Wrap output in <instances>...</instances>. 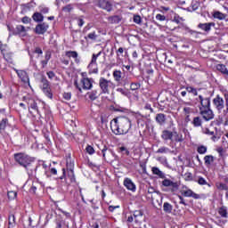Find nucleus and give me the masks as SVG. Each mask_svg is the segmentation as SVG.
<instances>
[{
	"label": "nucleus",
	"mask_w": 228,
	"mask_h": 228,
	"mask_svg": "<svg viewBox=\"0 0 228 228\" xmlns=\"http://www.w3.org/2000/svg\"><path fill=\"white\" fill-rule=\"evenodd\" d=\"M110 128L114 134H127L131 129V120L126 117L114 118L110 123Z\"/></svg>",
	"instance_id": "nucleus-1"
},
{
	"label": "nucleus",
	"mask_w": 228,
	"mask_h": 228,
	"mask_svg": "<svg viewBox=\"0 0 228 228\" xmlns=\"http://www.w3.org/2000/svg\"><path fill=\"white\" fill-rule=\"evenodd\" d=\"M14 160L16 163H19L20 167H23V168H28V167H30L31 163L35 161V158L30 157L26 153L20 152L14 154Z\"/></svg>",
	"instance_id": "nucleus-2"
},
{
	"label": "nucleus",
	"mask_w": 228,
	"mask_h": 228,
	"mask_svg": "<svg viewBox=\"0 0 228 228\" xmlns=\"http://www.w3.org/2000/svg\"><path fill=\"white\" fill-rule=\"evenodd\" d=\"M99 86L101 88L102 94H110V90H111V88H114L115 85L113 84V82H111V80L101 77L99 79Z\"/></svg>",
	"instance_id": "nucleus-3"
},
{
	"label": "nucleus",
	"mask_w": 228,
	"mask_h": 228,
	"mask_svg": "<svg viewBox=\"0 0 228 228\" xmlns=\"http://www.w3.org/2000/svg\"><path fill=\"white\" fill-rule=\"evenodd\" d=\"M42 90L49 99H53V93H51V87L49 86V81L45 77H42Z\"/></svg>",
	"instance_id": "nucleus-4"
},
{
	"label": "nucleus",
	"mask_w": 228,
	"mask_h": 228,
	"mask_svg": "<svg viewBox=\"0 0 228 228\" xmlns=\"http://www.w3.org/2000/svg\"><path fill=\"white\" fill-rule=\"evenodd\" d=\"M200 115L202 116V118L208 122V120H213L215 118V114L211 109H201L200 110Z\"/></svg>",
	"instance_id": "nucleus-5"
},
{
	"label": "nucleus",
	"mask_w": 228,
	"mask_h": 228,
	"mask_svg": "<svg viewBox=\"0 0 228 228\" xmlns=\"http://www.w3.org/2000/svg\"><path fill=\"white\" fill-rule=\"evenodd\" d=\"M162 186L170 188L171 191H177L179 190V183L177 182H172L170 179H164L162 181Z\"/></svg>",
	"instance_id": "nucleus-6"
},
{
	"label": "nucleus",
	"mask_w": 228,
	"mask_h": 228,
	"mask_svg": "<svg viewBox=\"0 0 228 228\" xmlns=\"http://www.w3.org/2000/svg\"><path fill=\"white\" fill-rule=\"evenodd\" d=\"M213 102H214V106L219 111H222V110L225 108L224 98L220 97V95H217L216 98H214Z\"/></svg>",
	"instance_id": "nucleus-7"
},
{
	"label": "nucleus",
	"mask_w": 228,
	"mask_h": 228,
	"mask_svg": "<svg viewBox=\"0 0 228 228\" xmlns=\"http://www.w3.org/2000/svg\"><path fill=\"white\" fill-rule=\"evenodd\" d=\"M199 100H200V102L201 105L200 107V110L211 109V101L209 100V98H204V97H202V95H200Z\"/></svg>",
	"instance_id": "nucleus-8"
},
{
	"label": "nucleus",
	"mask_w": 228,
	"mask_h": 228,
	"mask_svg": "<svg viewBox=\"0 0 228 228\" xmlns=\"http://www.w3.org/2000/svg\"><path fill=\"white\" fill-rule=\"evenodd\" d=\"M98 6L102 8V10H106L107 12H111L113 10V5L108 0H99Z\"/></svg>",
	"instance_id": "nucleus-9"
},
{
	"label": "nucleus",
	"mask_w": 228,
	"mask_h": 228,
	"mask_svg": "<svg viewBox=\"0 0 228 228\" xmlns=\"http://www.w3.org/2000/svg\"><path fill=\"white\" fill-rule=\"evenodd\" d=\"M47 29H49V25L47 23H41L36 26L35 33L37 35H44V33L47 32Z\"/></svg>",
	"instance_id": "nucleus-10"
},
{
	"label": "nucleus",
	"mask_w": 228,
	"mask_h": 228,
	"mask_svg": "<svg viewBox=\"0 0 228 228\" xmlns=\"http://www.w3.org/2000/svg\"><path fill=\"white\" fill-rule=\"evenodd\" d=\"M215 22H208V23H200L198 28L205 31L206 33H209L211 31V28H215Z\"/></svg>",
	"instance_id": "nucleus-11"
},
{
	"label": "nucleus",
	"mask_w": 228,
	"mask_h": 228,
	"mask_svg": "<svg viewBox=\"0 0 228 228\" xmlns=\"http://www.w3.org/2000/svg\"><path fill=\"white\" fill-rule=\"evenodd\" d=\"M151 200L154 208H161L163 201L161 200V195L159 193L153 194L151 196Z\"/></svg>",
	"instance_id": "nucleus-12"
},
{
	"label": "nucleus",
	"mask_w": 228,
	"mask_h": 228,
	"mask_svg": "<svg viewBox=\"0 0 228 228\" xmlns=\"http://www.w3.org/2000/svg\"><path fill=\"white\" fill-rule=\"evenodd\" d=\"M28 105L29 113H38V107L37 106V102H35L33 99H28Z\"/></svg>",
	"instance_id": "nucleus-13"
},
{
	"label": "nucleus",
	"mask_w": 228,
	"mask_h": 228,
	"mask_svg": "<svg viewBox=\"0 0 228 228\" xmlns=\"http://www.w3.org/2000/svg\"><path fill=\"white\" fill-rule=\"evenodd\" d=\"M93 82H94V80H92L91 78H82L81 81H80L84 90L92 89V86H93L92 83Z\"/></svg>",
	"instance_id": "nucleus-14"
},
{
	"label": "nucleus",
	"mask_w": 228,
	"mask_h": 228,
	"mask_svg": "<svg viewBox=\"0 0 228 228\" xmlns=\"http://www.w3.org/2000/svg\"><path fill=\"white\" fill-rule=\"evenodd\" d=\"M182 195H183V197H192V199H200V195L193 192L191 189L182 191Z\"/></svg>",
	"instance_id": "nucleus-15"
},
{
	"label": "nucleus",
	"mask_w": 228,
	"mask_h": 228,
	"mask_svg": "<svg viewBox=\"0 0 228 228\" xmlns=\"http://www.w3.org/2000/svg\"><path fill=\"white\" fill-rule=\"evenodd\" d=\"M173 132L169 130H163L161 138L162 140H165L166 142L170 140V142H174V138H172Z\"/></svg>",
	"instance_id": "nucleus-16"
},
{
	"label": "nucleus",
	"mask_w": 228,
	"mask_h": 228,
	"mask_svg": "<svg viewBox=\"0 0 228 228\" xmlns=\"http://www.w3.org/2000/svg\"><path fill=\"white\" fill-rule=\"evenodd\" d=\"M17 74L23 83H29V77L26 71L17 70Z\"/></svg>",
	"instance_id": "nucleus-17"
},
{
	"label": "nucleus",
	"mask_w": 228,
	"mask_h": 228,
	"mask_svg": "<svg viewBox=\"0 0 228 228\" xmlns=\"http://www.w3.org/2000/svg\"><path fill=\"white\" fill-rule=\"evenodd\" d=\"M124 184L126 188H127V190H130L131 191H134V190H136V186L129 178L125 179Z\"/></svg>",
	"instance_id": "nucleus-18"
},
{
	"label": "nucleus",
	"mask_w": 228,
	"mask_h": 228,
	"mask_svg": "<svg viewBox=\"0 0 228 228\" xmlns=\"http://www.w3.org/2000/svg\"><path fill=\"white\" fill-rule=\"evenodd\" d=\"M133 216L134 218V222L136 224H140V222H142V218H143V212H142L141 210H136L134 213Z\"/></svg>",
	"instance_id": "nucleus-19"
},
{
	"label": "nucleus",
	"mask_w": 228,
	"mask_h": 228,
	"mask_svg": "<svg viewBox=\"0 0 228 228\" xmlns=\"http://www.w3.org/2000/svg\"><path fill=\"white\" fill-rule=\"evenodd\" d=\"M166 121H167V116H165V114L163 113L157 114L156 122H158L159 126H163V124H165Z\"/></svg>",
	"instance_id": "nucleus-20"
},
{
	"label": "nucleus",
	"mask_w": 228,
	"mask_h": 228,
	"mask_svg": "<svg viewBox=\"0 0 228 228\" xmlns=\"http://www.w3.org/2000/svg\"><path fill=\"white\" fill-rule=\"evenodd\" d=\"M28 29H26V27L22 25H18L16 27V35H21L22 37H26Z\"/></svg>",
	"instance_id": "nucleus-21"
},
{
	"label": "nucleus",
	"mask_w": 228,
	"mask_h": 228,
	"mask_svg": "<svg viewBox=\"0 0 228 228\" xmlns=\"http://www.w3.org/2000/svg\"><path fill=\"white\" fill-rule=\"evenodd\" d=\"M216 70H218V72H221V74H224V76H228V69L225 67V65L224 64H217L216 66Z\"/></svg>",
	"instance_id": "nucleus-22"
},
{
	"label": "nucleus",
	"mask_w": 228,
	"mask_h": 228,
	"mask_svg": "<svg viewBox=\"0 0 228 228\" xmlns=\"http://www.w3.org/2000/svg\"><path fill=\"white\" fill-rule=\"evenodd\" d=\"M173 142H184V139L183 138V134H179L177 132L174 131L172 134Z\"/></svg>",
	"instance_id": "nucleus-23"
},
{
	"label": "nucleus",
	"mask_w": 228,
	"mask_h": 228,
	"mask_svg": "<svg viewBox=\"0 0 228 228\" xmlns=\"http://www.w3.org/2000/svg\"><path fill=\"white\" fill-rule=\"evenodd\" d=\"M151 172L154 174V175L160 177V179H165V173L159 170V168L154 167L151 168Z\"/></svg>",
	"instance_id": "nucleus-24"
},
{
	"label": "nucleus",
	"mask_w": 228,
	"mask_h": 228,
	"mask_svg": "<svg viewBox=\"0 0 228 228\" xmlns=\"http://www.w3.org/2000/svg\"><path fill=\"white\" fill-rule=\"evenodd\" d=\"M87 95L91 101H95V99H97L99 95H101V93L98 92L97 90H94L87 93Z\"/></svg>",
	"instance_id": "nucleus-25"
},
{
	"label": "nucleus",
	"mask_w": 228,
	"mask_h": 228,
	"mask_svg": "<svg viewBox=\"0 0 228 228\" xmlns=\"http://www.w3.org/2000/svg\"><path fill=\"white\" fill-rule=\"evenodd\" d=\"M120 20H122V19L120 18V16L118 15H115V16H110L108 18V21L110 24H118V22H120Z\"/></svg>",
	"instance_id": "nucleus-26"
},
{
	"label": "nucleus",
	"mask_w": 228,
	"mask_h": 228,
	"mask_svg": "<svg viewBox=\"0 0 228 228\" xmlns=\"http://www.w3.org/2000/svg\"><path fill=\"white\" fill-rule=\"evenodd\" d=\"M191 124L194 127H200L202 126V118L200 117L193 118Z\"/></svg>",
	"instance_id": "nucleus-27"
},
{
	"label": "nucleus",
	"mask_w": 228,
	"mask_h": 228,
	"mask_svg": "<svg viewBox=\"0 0 228 228\" xmlns=\"http://www.w3.org/2000/svg\"><path fill=\"white\" fill-rule=\"evenodd\" d=\"M32 19L35 20V22H42V20H44V15H42L40 12H35Z\"/></svg>",
	"instance_id": "nucleus-28"
},
{
	"label": "nucleus",
	"mask_w": 228,
	"mask_h": 228,
	"mask_svg": "<svg viewBox=\"0 0 228 228\" xmlns=\"http://www.w3.org/2000/svg\"><path fill=\"white\" fill-rule=\"evenodd\" d=\"M205 165L209 166L215 161V157L212 155H207L204 157Z\"/></svg>",
	"instance_id": "nucleus-29"
},
{
	"label": "nucleus",
	"mask_w": 228,
	"mask_h": 228,
	"mask_svg": "<svg viewBox=\"0 0 228 228\" xmlns=\"http://www.w3.org/2000/svg\"><path fill=\"white\" fill-rule=\"evenodd\" d=\"M99 56H101V52H99L97 54L94 53L88 67H92V65H97V58H99Z\"/></svg>",
	"instance_id": "nucleus-30"
},
{
	"label": "nucleus",
	"mask_w": 228,
	"mask_h": 228,
	"mask_svg": "<svg viewBox=\"0 0 228 228\" xmlns=\"http://www.w3.org/2000/svg\"><path fill=\"white\" fill-rule=\"evenodd\" d=\"M213 17H214V19H218V20H225V17H227V15H225L220 12H214Z\"/></svg>",
	"instance_id": "nucleus-31"
},
{
	"label": "nucleus",
	"mask_w": 228,
	"mask_h": 228,
	"mask_svg": "<svg viewBox=\"0 0 228 228\" xmlns=\"http://www.w3.org/2000/svg\"><path fill=\"white\" fill-rule=\"evenodd\" d=\"M163 209H164L165 213L170 214V213H172L173 207L170 203L165 202L164 206H163Z\"/></svg>",
	"instance_id": "nucleus-32"
},
{
	"label": "nucleus",
	"mask_w": 228,
	"mask_h": 228,
	"mask_svg": "<svg viewBox=\"0 0 228 228\" xmlns=\"http://www.w3.org/2000/svg\"><path fill=\"white\" fill-rule=\"evenodd\" d=\"M113 77L115 79V81H120V79H122V71H120V70H114Z\"/></svg>",
	"instance_id": "nucleus-33"
},
{
	"label": "nucleus",
	"mask_w": 228,
	"mask_h": 228,
	"mask_svg": "<svg viewBox=\"0 0 228 228\" xmlns=\"http://www.w3.org/2000/svg\"><path fill=\"white\" fill-rule=\"evenodd\" d=\"M218 213L223 218H227V208L221 207L218 210Z\"/></svg>",
	"instance_id": "nucleus-34"
},
{
	"label": "nucleus",
	"mask_w": 228,
	"mask_h": 228,
	"mask_svg": "<svg viewBox=\"0 0 228 228\" xmlns=\"http://www.w3.org/2000/svg\"><path fill=\"white\" fill-rule=\"evenodd\" d=\"M9 228L15 227V216L12 215L9 216Z\"/></svg>",
	"instance_id": "nucleus-35"
},
{
	"label": "nucleus",
	"mask_w": 228,
	"mask_h": 228,
	"mask_svg": "<svg viewBox=\"0 0 228 228\" xmlns=\"http://www.w3.org/2000/svg\"><path fill=\"white\" fill-rule=\"evenodd\" d=\"M6 126H8V119H2V121H0V131L4 130L6 128Z\"/></svg>",
	"instance_id": "nucleus-36"
},
{
	"label": "nucleus",
	"mask_w": 228,
	"mask_h": 228,
	"mask_svg": "<svg viewBox=\"0 0 228 228\" xmlns=\"http://www.w3.org/2000/svg\"><path fill=\"white\" fill-rule=\"evenodd\" d=\"M216 186L217 190H225V191L228 190L227 184H225V183H216Z\"/></svg>",
	"instance_id": "nucleus-37"
},
{
	"label": "nucleus",
	"mask_w": 228,
	"mask_h": 228,
	"mask_svg": "<svg viewBox=\"0 0 228 228\" xmlns=\"http://www.w3.org/2000/svg\"><path fill=\"white\" fill-rule=\"evenodd\" d=\"M198 184H200L201 186H204V184H208V186H211L209 183H208L206 179H204V177H202V176H200L198 178Z\"/></svg>",
	"instance_id": "nucleus-38"
},
{
	"label": "nucleus",
	"mask_w": 228,
	"mask_h": 228,
	"mask_svg": "<svg viewBox=\"0 0 228 228\" xmlns=\"http://www.w3.org/2000/svg\"><path fill=\"white\" fill-rule=\"evenodd\" d=\"M7 197H8V199H10L11 200H13V199H16V198H17V192H16V191H8Z\"/></svg>",
	"instance_id": "nucleus-39"
},
{
	"label": "nucleus",
	"mask_w": 228,
	"mask_h": 228,
	"mask_svg": "<svg viewBox=\"0 0 228 228\" xmlns=\"http://www.w3.org/2000/svg\"><path fill=\"white\" fill-rule=\"evenodd\" d=\"M66 56H68V58H77V52H66Z\"/></svg>",
	"instance_id": "nucleus-40"
},
{
	"label": "nucleus",
	"mask_w": 228,
	"mask_h": 228,
	"mask_svg": "<svg viewBox=\"0 0 228 228\" xmlns=\"http://www.w3.org/2000/svg\"><path fill=\"white\" fill-rule=\"evenodd\" d=\"M198 152L199 154H206V152H208V148L206 146L201 145L198 148Z\"/></svg>",
	"instance_id": "nucleus-41"
},
{
	"label": "nucleus",
	"mask_w": 228,
	"mask_h": 228,
	"mask_svg": "<svg viewBox=\"0 0 228 228\" xmlns=\"http://www.w3.org/2000/svg\"><path fill=\"white\" fill-rule=\"evenodd\" d=\"M169 149L168 148H167V147H161V148H159L158 151H157V152L159 153V154H167V152H169Z\"/></svg>",
	"instance_id": "nucleus-42"
},
{
	"label": "nucleus",
	"mask_w": 228,
	"mask_h": 228,
	"mask_svg": "<svg viewBox=\"0 0 228 228\" xmlns=\"http://www.w3.org/2000/svg\"><path fill=\"white\" fill-rule=\"evenodd\" d=\"M140 86H141L140 83H131L130 90H133V91L138 90L140 89Z\"/></svg>",
	"instance_id": "nucleus-43"
},
{
	"label": "nucleus",
	"mask_w": 228,
	"mask_h": 228,
	"mask_svg": "<svg viewBox=\"0 0 228 228\" xmlns=\"http://www.w3.org/2000/svg\"><path fill=\"white\" fill-rule=\"evenodd\" d=\"M186 91L189 93V94H193V95H197V89L191 87V86H187L186 87Z\"/></svg>",
	"instance_id": "nucleus-44"
},
{
	"label": "nucleus",
	"mask_w": 228,
	"mask_h": 228,
	"mask_svg": "<svg viewBox=\"0 0 228 228\" xmlns=\"http://www.w3.org/2000/svg\"><path fill=\"white\" fill-rule=\"evenodd\" d=\"M74 164L67 162V169L69 170L71 175H74Z\"/></svg>",
	"instance_id": "nucleus-45"
},
{
	"label": "nucleus",
	"mask_w": 228,
	"mask_h": 228,
	"mask_svg": "<svg viewBox=\"0 0 228 228\" xmlns=\"http://www.w3.org/2000/svg\"><path fill=\"white\" fill-rule=\"evenodd\" d=\"M86 153L87 154H94L95 152V150H94V147L88 145L86 148Z\"/></svg>",
	"instance_id": "nucleus-46"
},
{
	"label": "nucleus",
	"mask_w": 228,
	"mask_h": 228,
	"mask_svg": "<svg viewBox=\"0 0 228 228\" xmlns=\"http://www.w3.org/2000/svg\"><path fill=\"white\" fill-rule=\"evenodd\" d=\"M185 177V181H193V175H191V173H186L184 175Z\"/></svg>",
	"instance_id": "nucleus-47"
},
{
	"label": "nucleus",
	"mask_w": 228,
	"mask_h": 228,
	"mask_svg": "<svg viewBox=\"0 0 228 228\" xmlns=\"http://www.w3.org/2000/svg\"><path fill=\"white\" fill-rule=\"evenodd\" d=\"M204 134H209V136H213L215 134V132L210 131L208 128L203 129Z\"/></svg>",
	"instance_id": "nucleus-48"
},
{
	"label": "nucleus",
	"mask_w": 228,
	"mask_h": 228,
	"mask_svg": "<svg viewBox=\"0 0 228 228\" xmlns=\"http://www.w3.org/2000/svg\"><path fill=\"white\" fill-rule=\"evenodd\" d=\"M134 22L140 24V22H142V17H140V15L134 16Z\"/></svg>",
	"instance_id": "nucleus-49"
},
{
	"label": "nucleus",
	"mask_w": 228,
	"mask_h": 228,
	"mask_svg": "<svg viewBox=\"0 0 228 228\" xmlns=\"http://www.w3.org/2000/svg\"><path fill=\"white\" fill-rule=\"evenodd\" d=\"M119 152H125V154H126V156H129V151H128L127 148H126V147H124V146H122V147L119 148Z\"/></svg>",
	"instance_id": "nucleus-50"
},
{
	"label": "nucleus",
	"mask_w": 228,
	"mask_h": 228,
	"mask_svg": "<svg viewBox=\"0 0 228 228\" xmlns=\"http://www.w3.org/2000/svg\"><path fill=\"white\" fill-rule=\"evenodd\" d=\"M63 97L66 101H70L71 97H72V94L70 93H64L63 94Z\"/></svg>",
	"instance_id": "nucleus-51"
},
{
	"label": "nucleus",
	"mask_w": 228,
	"mask_h": 228,
	"mask_svg": "<svg viewBox=\"0 0 228 228\" xmlns=\"http://www.w3.org/2000/svg\"><path fill=\"white\" fill-rule=\"evenodd\" d=\"M21 20L23 24H29V22H31V19L28 16L23 17Z\"/></svg>",
	"instance_id": "nucleus-52"
},
{
	"label": "nucleus",
	"mask_w": 228,
	"mask_h": 228,
	"mask_svg": "<svg viewBox=\"0 0 228 228\" xmlns=\"http://www.w3.org/2000/svg\"><path fill=\"white\" fill-rule=\"evenodd\" d=\"M224 100H225L226 111L228 112V92H225L224 94Z\"/></svg>",
	"instance_id": "nucleus-53"
},
{
	"label": "nucleus",
	"mask_w": 228,
	"mask_h": 228,
	"mask_svg": "<svg viewBox=\"0 0 228 228\" xmlns=\"http://www.w3.org/2000/svg\"><path fill=\"white\" fill-rule=\"evenodd\" d=\"M87 37L90 38V40H96L97 35H95V32H93L88 34Z\"/></svg>",
	"instance_id": "nucleus-54"
},
{
	"label": "nucleus",
	"mask_w": 228,
	"mask_h": 228,
	"mask_svg": "<svg viewBox=\"0 0 228 228\" xmlns=\"http://www.w3.org/2000/svg\"><path fill=\"white\" fill-rule=\"evenodd\" d=\"M156 19H157V20H161V21H163V20H167V17H165V15L157 14V15H156Z\"/></svg>",
	"instance_id": "nucleus-55"
},
{
	"label": "nucleus",
	"mask_w": 228,
	"mask_h": 228,
	"mask_svg": "<svg viewBox=\"0 0 228 228\" xmlns=\"http://www.w3.org/2000/svg\"><path fill=\"white\" fill-rule=\"evenodd\" d=\"M173 22H176V24H179V22H181V17H179V15L175 14L174 16Z\"/></svg>",
	"instance_id": "nucleus-56"
},
{
	"label": "nucleus",
	"mask_w": 228,
	"mask_h": 228,
	"mask_svg": "<svg viewBox=\"0 0 228 228\" xmlns=\"http://www.w3.org/2000/svg\"><path fill=\"white\" fill-rule=\"evenodd\" d=\"M144 108H145V110H149L150 113H153L154 112V110L152 109V107H151V104H149V103H146Z\"/></svg>",
	"instance_id": "nucleus-57"
},
{
	"label": "nucleus",
	"mask_w": 228,
	"mask_h": 228,
	"mask_svg": "<svg viewBox=\"0 0 228 228\" xmlns=\"http://www.w3.org/2000/svg\"><path fill=\"white\" fill-rule=\"evenodd\" d=\"M185 115H190L191 113V109L190 107L183 108Z\"/></svg>",
	"instance_id": "nucleus-58"
},
{
	"label": "nucleus",
	"mask_w": 228,
	"mask_h": 228,
	"mask_svg": "<svg viewBox=\"0 0 228 228\" xmlns=\"http://www.w3.org/2000/svg\"><path fill=\"white\" fill-rule=\"evenodd\" d=\"M178 199L180 200L179 204H183V206H188V204H186V202L184 201V198H183V196H178Z\"/></svg>",
	"instance_id": "nucleus-59"
},
{
	"label": "nucleus",
	"mask_w": 228,
	"mask_h": 228,
	"mask_svg": "<svg viewBox=\"0 0 228 228\" xmlns=\"http://www.w3.org/2000/svg\"><path fill=\"white\" fill-rule=\"evenodd\" d=\"M191 8L193 10V12H195V10L199 9V3L195 2L194 4H191Z\"/></svg>",
	"instance_id": "nucleus-60"
},
{
	"label": "nucleus",
	"mask_w": 228,
	"mask_h": 228,
	"mask_svg": "<svg viewBox=\"0 0 228 228\" xmlns=\"http://www.w3.org/2000/svg\"><path fill=\"white\" fill-rule=\"evenodd\" d=\"M77 24H78L79 28H82V26L85 24V20L81 18H78Z\"/></svg>",
	"instance_id": "nucleus-61"
},
{
	"label": "nucleus",
	"mask_w": 228,
	"mask_h": 228,
	"mask_svg": "<svg viewBox=\"0 0 228 228\" xmlns=\"http://www.w3.org/2000/svg\"><path fill=\"white\" fill-rule=\"evenodd\" d=\"M47 76H48L49 79H53L56 75L53 71H48Z\"/></svg>",
	"instance_id": "nucleus-62"
},
{
	"label": "nucleus",
	"mask_w": 228,
	"mask_h": 228,
	"mask_svg": "<svg viewBox=\"0 0 228 228\" xmlns=\"http://www.w3.org/2000/svg\"><path fill=\"white\" fill-rule=\"evenodd\" d=\"M148 193H153V195L154 194H157L158 192H156V190H154V188H152V187H150L149 189H148Z\"/></svg>",
	"instance_id": "nucleus-63"
},
{
	"label": "nucleus",
	"mask_w": 228,
	"mask_h": 228,
	"mask_svg": "<svg viewBox=\"0 0 228 228\" xmlns=\"http://www.w3.org/2000/svg\"><path fill=\"white\" fill-rule=\"evenodd\" d=\"M35 53H37V54H42V49H40L39 47H37L35 50Z\"/></svg>",
	"instance_id": "nucleus-64"
}]
</instances>
